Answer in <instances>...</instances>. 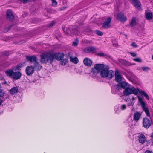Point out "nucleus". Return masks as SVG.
Masks as SVG:
<instances>
[{"label":"nucleus","mask_w":153,"mask_h":153,"mask_svg":"<svg viewBox=\"0 0 153 153\" xmlns=\"http://www.w3.org/2000/svg\"><path fill=\"white\" fill-rule=\"evenodd\" d=\"M145 16L147 19H151L152 18V14L150 12H145Z\"/></svg>","instance_id":"obj_23"},{"label":"nucleus","mask_w":153,"mask_h":153,"mask_svg":"<svg viewBox=\"0 0 153 153\" xmlns=\"http://www.w3.org/2000/svg\"><path fill=\"white\" fill-rule=\"evenodd\" d=\"M133 59L134 61L137 62H142V60L141 59L139 58H134Z\"/></svg>","instance_id":"obj_36"},{"label":"nucleus","mask_w":153,"mask_h":153,"mask_svg":"<svg viewBox=\"0 0 153 153\" xmlns=\"http://www.w3.org/2000/svg\"><path fill=\"white\" fill-rule=\"evenodd\" d=\"M104 65L103 64H96L94 66V68H96L99 72L100 70H101L104 68Z\"/></svg>","instance_id":"obj_17"},{"label":"nucleus","mask_w":153,"mask_h":153,"mask_svg":"<svg viewBox=\"0 0 153 153\" xmlns=\"http://www.w3.org/2000/svg\"><path fill=\"white\" fill-rule=\"evenodd\" d=\"M7 18L9 19H16L14 14L12 13V11L10 10H8L7 12Z\"/></svg>","instance_id":"obj_14"},{"label":"nucleus","mask_w":153,"mask_h":153,"mask_svg":"<svg viewBox=\"0 0 153 153\" xmlns=\"http://www.w3.org/2000/svg\"><path fill=\"white\" fill-rule=\"evenodd\" d=\"M79 43V41L77 39L74 41L72 43V45L73 46H76Z\"/></svg>","instance_id":"obj_31"},{"label":"nucleus","mask_w":153,"mask_h":153,"mask_svg":"<svg viewBox=\"0 0 153 153\" xmlns=\"http://www.w3.org/2000/svg\"><path fill=\"white\" fill-rule=\"evenodd\" d=\"M21 2L24 3H26L30 1V0H21Z\"/></svg>","instance_id":"obj_43"},{"label":"nucleus","mask_w":153,"mask_h":153,"mask_svg":"<svg viewBox=\"0 0 153 153\" xmlns=\"http://www.w3.org/2000/svg\"><path fill=\"white\" fill-rule=\"evenodd\" d=\"M95 32L96 34L99 36H102L103 34L102 32L99 30H96L95 31Z\"/></svg>","instance_id":"obj_33"},{"label":"nucleus","mask_w":153,"mask_h":153,"mask_svg":"<svg viewBox=\"0 0 153 153\" xmlns=\"http://www.w3.org/2000/svg\"><path fill=\"white\" fill-rule=\"evenodd\" d=\"M69 59L70 62L75 64H77L79 62L78 59L76 57L70 56L69 57Z\"/></svg>","instance_id":"obj_19"},{"label":"nucleus","mask_w":153,"mask_h":153,"mask_svg":"<svg viewBox=\"0 0 153 153\" xmlns=\"http://www.w3.org/2000/svg\"><path fill=\"white\" fill-rule=\"evenodd\" d=\"M136 24V20H132L130 23V25L132 27L135 25Z\"/></svg>","instance_id":"obj_34"},{"label":"nucleus","mask_w":153,"mask_h":153,"mask_svg":"<svg viewBox=\"0 0 153 153\" xmlns=\"http://www.w3.org/2000/svg\"><path fill=\"white\" fill-rule=\"evenodd\" d=\"M143 26H144V25H143L141 26V28L140 29L141 30H144V27H143Z\"/></svg>","instance_id":"obj_50"},{"label":"nucleus","mask_w":153,"mask_h":153,"mask_svg":"<svg viewBox=\"0 0 153 153\" xmlns=\"http://www.w3.org/2000/svg\"><path fill=\"white\" fill-rule=\"evenodd\" d=\"M96 49L94 46H91L85 48L83 51L85 53L93 52L95 53L96 52Z\"/></svg>","instance_id":"obj_8"},{"label":"nucleus","mask_w":153,"mask_h":153,"mask_svg":"<svg viewBox=\"0 0 153 153\" xmlns=\"http://www.w3.org/2000/svg\"><path fill=\"white\" fill-rule=\"evenodd\" d=\"M141 116L140 112H136L133 115V120L136 122H137L139 120Z\"/></svg>","instance_id":"obj_12"},{"label":"nucleus","mask_w":153,"mask_h":153,"mask_svg":"<svg viewBox=\"0 0 153 153\" xmlns=\"http://www.w3.org/2000/svg\"><path fill=\"white\" fill-rule=\"evenodd\" d=\"M152 121L151 119L145 117L143 118L142 122L143 126L146 128L148 129L151 126Z\"/></svg>","instance_id":"obj_7"},{"label":"nucleus","mask_w":153,"mask_h":153,"mask_svg":"<svg viewBox=\"0 0 153 153\" xmlns=\"http://www.w3.org/2000/svg\"><path fill=\"white\" fill-rule=\"evenodd\" d=\"M119 108L122 110H124L127 108V106L125 104H122L120 105Z\"/></svg>","instance_id":"obj_28"},{"label":"nucleus","mask_w":153,"mask_h":153,"mask_svg":"<svg viewBox=\"0 0 153 153\" xmlns=\"http://www.w3.org/2000/svg\"><path fill=\"white\" fill-rule=\"evenodd\" d=\"M139 142L142 144H143L146 141V139L144 135L141 134L138 136Z\"/></svg>","instance_id":"obj_13"},{"label":"nucleus","mask_w":153,"mask_h":153,"mask_svg":"<svg viewBox=\"0 0 153 153\" xmlns=\"http://www.w3.org/2000/svg\"><path fill=\"white\" fill-rule=\"evenodd\" d=\"M142 69L143 71L147 72L150 69V68L149 67H144L142 68Z\"/></svg>","instance_id":"obj_32"},{"label":"nucleus","mask_w":153,"mask_h":153,"mask_svg":"<svg viewBox=\"0 0 153 153\" xmlns=\"http://www.w3.org/2000/svg\"><path fill=\"white\" fill-rule=\"evenodd\" d=\"M120 20V21L122 22V20H123L121 19V20Z\"/></svg>","instance_id":"obj_58"},{"label":"nucleus","mask_w":153,"mask_h":153,"mask_svg":"<svg viewBox=\"0 0 153 153\" xmlns=\"http://www.w3.org/2000/svg\"><path fill=\"white\" fill-rule=\"evenodd\" d=\"M130 54L133 57H135L137 56V53L134 52H130Z\"/></svg>","instance_id":"obj_42"},{"label":"nucleus","mask_w":153,"mask_h":153,"mask_svg":"<svg viewBox=\"0 0 153 153\" xmlns=\"http://www.w3.org/2000/svg\"><path fill=\"white\" fill-rule=\"evenodd\" d=\"M112 92L113 93H114L113 92V91L112 90Z\"/></svg>","instance_id":"obj_57"},{"label":"nucleus","mask_w":153,"mask_h":153,"mask_svg":"<svg viewBox=\"0 0 153 153\" xmlns=\"http://www.w3.org/2000/svg\"><path fill=\"white\" fill-rule=\"evenodd\" d=\"M131 45L132 46H133V47H137V46L136 44L134 42Z\"/></svg>","instance_id":"obj_44"},{"label":"nucleus","mask_w":153,"mask_h":153,"mask_svg":"<svg viewBox=\"0 0 153 153\" xmlns=\"http://www.w3.org/2000/svg\"><path fill=\"white\" fill-rule=\"evenodd\" d=\"M111 19V18L110 17H108V18H107V19Z\"/></svg>","instance_id":"obj_54"},{"label":"nucleus","mask_w":153,"mask_h":153,"mask_svg":"<svg viewBox=\"0 0 153 153\" xmlns=\"http://www.w3.org/2000/svg\"><path fill=\"white\" fill-rule=\"evenodd\" d=\"M145 153H153V152L152 151L147 150L145 152Z\"/></svg>","instance_id":"obj_48"},{"label":"nucleus","mask_w":153,"mask_h":153,"mask_svg":"<svg viewBox=\"0 0 153 153\" xmlns=\"http://www.w3.org/2000/svg\"><path fill=\"white\" fill-rule=\"evenodd\" d=\"M9 51H7V52L5 53V55L6 56H8L9 55Z\"/></svg>","instance_id":"obj_51"},{"label":"nucleus","mask_w":153,"mask_h":153,"mask_svg":"<svg viewBox=\"0 0 153 153\" xmlns=\"http://www.w3.org/2000/svg\"><path fill=\"white\" fill-rule=\"evenodd\" d=\"M84 64L86 66H91L92 64V61L89 58H85L83 61Z\"/></svg>","instance_id":"obj_15"},{"label":"nucleus","mask_w":153,"mask_h":153,"mask_svg":"<svg viewBox=\"0 0 153 153\" xmlns=\"http://www.w3.org/2000/svg\"><path fill=\"white\" fill-rule=\"evenodd\" d=\"M145 97L147 98V99L149 100V96L148 95L146 94V95H145Z\"/></svg>","instance_id":"obj_46"},{"label":"nucleus","mask_w":153,"mask_h":153,"mask_svg":"<svg viewBox=\"0 0 153 153\" xmlns=\"http://www.w3.org/2000/svg\"><path fill=\"white\" fill-rule=\"evenodd\" d=\"M138 99V103L140 104L143 110L145 112L147 116L149 117L150 114L148 108L146 106L145 102L139 96H137Z\"/></svg>","instance_id":"obj_6"},{"label":"nucleus","mask_w":153,"mask_h":153,"mask_svg":"<svg viewBox=\"0 0 153 153\" xmlns=\"http://www.w3.org/2000/svg\"><path fill=\"white\" fill-rule=\"evenodd\" d=\"M70 30L71 33L78 35H82V34H86L87 32L91 33L92 30L89 26L85 27L84 28H79L76 26H71L70 27Z\"/></svg>","instance_id":"obj_3"},{"label":"nucleus","mask_w":153,"mask_h":153,"mask_svg":"<svg viewBox=\"0 0 153 153\" xmlns=\"http://www.w3.org/2000/svg\"><path fill=\"white\" fill-rule=\"evenodd\" d=\"M130 85L128 83L126 82L123 81L120 83V86L121 88L125 89H126L129 87Z\"/></svg>","instance_id":"obj_20"},{"label":"nucleus","mask_w":153,"mask_h":153,"mask_svg":"<svg viewBox=\"0 0 153 153\" xmlns=\"http://www.w3.org/2000/svg\"><path fill=\"white\" fill-rule=\"evenodd\" d=\"M117 107H115V111L116 113L117 114L119 113L120 112V109L118 108H116Z\"/></svg>","instance_id":"obj_41"},{"label":"nucleus","mask_w":153,"mask_h":153,"mask_svg":"<svg viewBox=\"0 0 153 153\" xmlns=\"http://www.w3.org/2000/svg\"><path fill=\"white\" fill-rule=\"evenodd\" d=\"M62 53H54L50 52L42 53L40 55V62L42 63H46L48 62L51 64L55 58L58 60H61L64 56Z\"/></svg>","instance_id":"obj_1"},{"label":"nucleus","mask_w":153,"mask_h":153,"mask_svg":"<svg viewBox=\"0 0 153 153\" xmlns=\"http://www.w3.org/2000/svg\"><path fill=\"white\" fill-rule=\"evenodd\" d=\"M52 6L53 7H56L57 4V2L56 0H51Z\"/></svg>","instance_id":"obj_29"},{"label":"nucleus","mask_w":153,"mask_h":153,"mask_svg":"<svg viewBox=\"0 0 153 153\" xmlns=\"http://www.w3.org/2000/svg\"><path fill=\"white\" fill-rule=\"evenodd\" d=\"M132 19H136V18H134H134H132Z\"/></svg>","instance_id":"obj_55"},{"label":"nucleus","mask_w":153,"mask_h":153,"mask_svg":"<svg viewBox=\"0 0 153 153\" xmlns=\"http://www.w3.org/2000/svg\"><path fill=\"white\" fill-rule=\"evenodd\" d=\"M10 28H8L7 29L5 30H4V32L5 33H6L8 31H9L10 30Z\"/></svg>","instance_id":"obj_47"},{"label":"nucleus","mask_w":153,"mask_h":153,"mask_svg":"<svg viewBox=\"0 0 153 153\" xmlns=\"http://www.w3.org/2000/svg\"><path fill=\"white\" fill-rule=\"evenodd\" d=\"M34 67L36 69L40 70L42 68L41 65L38 62L34 64Z\"/></svg>","instance_id":"obj_25"},{"label":"nucleus","mask_w":153,"mask_h":153,"mask_svg":"<svg viewBox=\"0 0 153 153\" xmlns=\"http://www.w3.org/2000/svg\"><path fill=\"white\" fill-rule=\"evenodd\" d=\"M131 1L132 3L134 6L137 7L138 9L140 10L141 8L140 7V3L139 1L138 0H131Z\"/></svg>","instance_id":"obj_16"},{"label":"nucleus","mask_w":153,"mask_h":153,"mask_svg":"<svg viewBox=\"0 0 153 153\" xmlns=\"http://www.w3.org/2000/svg\"><path fill=\"white\" fill-rule=\"evenodd\" d=\"M114 74V71L112 70H110L108 67L104 68L100 71L101 76L103 78H107L108 79H111Z\"/></svg>","instance_id":"obj_4"},{"label":"nucleus","mask_w":153,"mask_h":153,"mask_svg":"<svg viewBox=\"0 0 153 153\" xmlns=\"http://www.w3.org/2000/svg\"><path fill=\"white\" fill-rule=\"evenodd\" d=\"M68 60L67 59H64L61 61V64L62 65H65L68 63Z\"/></svg>","instance_id":"obj_27"},{"label":"nucleus","mask_w":153,"mask_h":153,"mask_svg":"<svg viewBox=\"0 0 153 153\" xmlns=\"http://www.w3.org/2000/svg\"><path fill=\"white\" fill-rule=\"evenodd\" d=\"M117 19H126V16L122 13H120L118 14L117 15Z\"/></svg>","instance_id":"obj_21"},{"label":"nucleus","mask_w":153,"mask_h":153,"mask_svg":"<svg viewBox=\"0 0 153 153\" xmlns=\"http://www.w3.org/2000/svg\"><path fill=\"white\" fill-rule=\"evenodd\" d=\"M99 72L98 71L94 68H93L91 72V73L97 74Z\"/></svg>","instance_id":"obj_35"},{"label":"nucleus","mask_w":153,"mask_h":153,"mask_svg":"<svg viewBox=\"0 0 153 153\" xmlns=\"http://www.w3.org/2000/svg\"><path fill=\"white\" fill-rule=\"evenodd\" d=\"M1 85L0 84V88H1Z\"/></svg>","instance_id":"obj_59"},{"label":"nucleus","mask_w":153,"mask_h":153,"mask_svg":"<svg viewBox=\"0 0 153 153\" xmlns=\"http://www.w3.org/2000/svg\"><path fill=\"white\" fill-rule=\"evenodd\" d=\"M136 98H134V97H133L132 99L130 100V102L131 103H129L128 104V106H133L134 104V100H135Z\"/></svg>","instance_id":"obj_26"},{"label":"nucleus","mask_w":153,"mask_h":153,"mask_svg":"<svg viewBox=\"0 0 153 153\" xmlns=\"http://www.w3.org/2000/svg\"><path fill=\"white\" fill-rule=\"evenodd\" d=\"M10 63L9 62H7V64H6L4 65V67H5L7 66H8V65H10Z\"/></svg>","instance_id":"obj_49"},{"label":"nucleus","mask_w":153,"mask_h":153,"mask_svg":"<svg viewBox=\"0 0 153 153\" xmlns=\"http://www.w3.org/2000/svg\"><path fill=\"white\" fill-rule=\"evenodd\" d=\"M21 64H19L16 66L13 67L11 69H8L5 71L6 75L9 77L16 80L19 79L22 76L21 73L19 71H17L20 69L22 67Z\"/></svg>","instance_id":"obj_2"},{"label":"nucleus","mask_w":153,"mask_h":153,"mask_svg":"<svg viewBox=\"0 0 153 153\" xmlns=\"http://www.w3.org/2000/svg\"><path fill=\"white\" fill-rule=\"evenodd\" d=\"M139 92V93L141 95L145 96V95L146 94V93L144 91H140L139 89V91H138V92Z\"/></svg>","instance_id":"obj_37"},{"label":"nucleus","mask_w":153,"mask_h":153,"mask_svg":"<svg viewBox=\"0 0 153 153\" xmlns=\"http://www.w3.org/2000/svg\"><path fill=\"white\" fill-rule=\"evenodd\" d=\"M26 58L28 61L33 63L34 64L37 62V58L35 56H26Z\"/></svg>","instance_id":"obj_10"},{"label":"nucleus","mask_w":153,"mask_h":153,"mask_svg":"<svg viewBox=\"0 0 153 153\" xmlns=\"http://www.w3.org/2000/svg\"><path fill=\"white\" fill-rule=\"evenodd\" d=\"M116 81L118 83H120L122 80V77L119 71L116 70L115 73Z\"/></svg>","instance_id":"obj_11"},{"label":"nucleus","mask_w":153,"mask_h":153,"mask_svg":"<svg viewBox=\"0 0 153 153\" xmlns=\"http://www.w3.org/2000/svg\"><path fill=\"white\" fill-rule=\"evenodd\" d=\"M2 102V100L0 99V105H1Z\"/></svg>","instance_id":"obj_53"},{"label":"nucleus","mask_w":153,"mask_h":153,"mask_svg":"<svg viewBox=\"0 0 153 153\" xmlns=\"http://www.w3.org/2000/svg\"><path fill=\"white\" fill-rule=\"evenodd\" d=\"M152 59L153 60V55L152 56Z\"/></svg>","instance_id":"obj_56"},{"label":"nucleus","mask_w":153,"mask_h":153,"mask_svg":"<svg viewBox=\"0 0 153 153\" xmlns=\"http://www.w3.org/2000/svg\"><path fill=\"white\" fill-rule=\"evenodd\" d=\"M97 55L99 56H107L106 54H105L103 52H101L99 53H98L97 54Z\"/></svg>","instance_id":"obj_38"},{"label":"nucleus","mask_w":153,"mask_h":153,"mask_svg":"<svg viewBox=\"0 0 153 153\" xmlns=\"http://www.w3.org/2000/svg\"><path fill=\"white\" fill-rule=\"evenodd\" d=\"M55 23V22L54 21H52L50 24L48 25L49 27H52Z\"/></svg>","instance_id":"obj_39"},{"label":"nucleus","mask_w":153,"mask_h":153,"mask_svg":"<svg viewBox=\"0 0 153 153\" xmlns=\"http://www.w3.org/2000/svg\"><path fill=\"white\" fill-rule=\"evenodd\" d=\"M151 137L152 138V139H153V141H152V145H153V133L152 134V135H151Z\"/></svg>","instance_id":"obj_52"},{"label":"nucleus","mask_w":153,"mask_h":153,"mask_svg":"<svg viewBox=\"0 0 153 153\" xmlns=\"http://www.w3.org/2000/svg\"><path fill=\"white\" fill-rule=\"evenodd\" d=\"M66 8V7H62L59 8V10L60 11H61V10H64Z\"/></svg>","instance_id":"obj_45"},{"label":"nucleus","mask_w":153,"mask_h":153,"mask_svg":"<svg viewBox=\"0 0 153 153\" xmlns=\"http://www.w3.org/2000/svg\"><path fill=\"white\" fill-rule=\"evenodd\" d=\"M18 91V89L17 87L12 88L10 90V92L11 94H15Z\"/></svg>","instance_id":"obj_22"},{"label":"nucleus","mask_w":153,"mask_h":153,"mask_svg":"<svg viewBox=\"0 0 153 153\" xmlns=\"http://www.w3.org/2000/svg\"><path fill=\"white\" fill-rule=\"evenodd\" d=\"M25 71L26 74L28 76H30L34 72V68L32 66H28L26 68Z\"/></svg>","instance_id":"obj_9"},{"label":"nucleus","mask_w":153,"mask_h":153,"mask_svg":"<svg viewBox=\"0 0 153 153\" xmlns=\"http://www.w3.org/2000/svg\"><path fill=\"white\" fill-rule=\"evenodd\" d=\"M138 91H139V88L138 87L135 88L133 86H131L130 85L129 87L123 91V93L124 95H128L131 94H134L137 95L138 94Z\"/></svg>","instance_id":"obj_5"},{"label":"nucleus","mask_w":153,"mask_h":153,"mask_svg":"<svg viewBox=\"0 0 153 153\" xmlns=\"http://www.w3.org/2000/svg\"><path fill=\"white\" fill-rule=\"evenodd\" d=\"M82 42L84 44H89L91 43L92 42L86 39H83L82 41Z\"/></svg>","instance_id":"obj_30"},{"label":"nucleus","mask_w":153,"mask_h":153,"mask_svg":"<svg viewBox=\"0 0 153 153\" xmlns=\"http://www.w3.org/2000/svg\"><path fill=\"white\" fill-rule=\"evenodd\" d=\"M4 94V91L2 90H0V97H3Z\"/></svg>","instance_id":"obj_40"},{"label":"nucleus","mask_w":153,"mask_h":153,"mask_svg":"<svg viewBox=\"0 0 153 153\" xmlns=\"http://www.w3.org/2000/svg\"><path fill=\"white\" fill-rule=\"evenodd\" d=\"M119 61L120 63H122L123 64L127 65H131L130 63L123 59H119Z\"/></svg>","instance_id":"obj_24"},{"label":"nucleus","mask_w":153,"mask_h":153,"mask_svg":"<svg viewBox=\"0 0 153 153\" xmlns=\"http://www.w3.org/2000/svg\"><path fill=\"white\" fill-rule=\"evenodd\" d=\"M111 22V20H106L104 22L103 27L104 28H109L110 26V23Z\"/></svg>","instance_id":"obj_18"}]
</instances>
